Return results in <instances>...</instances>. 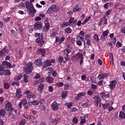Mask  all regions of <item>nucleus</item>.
Instances as JSON below:
<instances>
[{
  "label": "nucleus",
  "instance_id": "nucleus-50",
  "mask_svg": "<svg viewBox=\"0 0 125 125\" xmlns=\"http://www.w3.org/2000/svg\"><path fill=\"white\" fill-rule=\"evenodd\" d=\"M32 105H34V106H37L39 105V102H37L36 100H34L32 101Z\"/></svg>",
  "mask_w": 125,
  "mask_h": 125
},
{
  "label": "nucleus",
  "instance_id": "nucleus-59",
  "mask_svg": "<svg viewBox=\"0 0 125 125\" xmlns=\"http://www.w3.org/2000/svg\"><path fill=\"white\" fill-rule=\"evenodd\" d=\"M44 80V79L43 78L40 79L39 80H38L37 81V83H42V82H43Z\"/></svg>",
  "mask_w": 125,
  "mask_h": 125
},
{
  "label": "nucleus",
  "instance_id": "nucleus-52",
  "mask_svg": "<svg viewBox=\"0 0 125 125\" xmlns=\"http://www.w3.org/2000/svg\"><path fill=\"white\" fill-rule=\"evenodd\" d=\"M5 67L4 65L2 64V65H0V71H4Z\"/></svg>",
  "mask_w": 125,
  "mask_h": 125
},
{
  "label": "nucleus",
  "instance_id": "nucleus-3",
  "mask_svg": "<svg viewBox=\"0 0 125 125\" xmlns=\"http://www.w3.org/2000/svg\"><path fill=\"white\" fill-rule=\"evenodd\" d=\"M59 10V8L56 4H52L51 5L47 11L48 14H53V12H57Z\"/></svg>",
  "mask_w": 125,
  "mask_h": 125
},
{
  "label": "nucleus",
  "instance_id": "nucleus-41",
  "mask_svg": "<svg viewBox=\"0 0 125 125\" xmlns=\"http://www.w3.org/2000/svg\"><path fill=\"white\" fill-rule=\"evenodd\" d=\"M110 13H111V9L108 10L106 11V13L104 15V17H105V18L107 17L108 15H110Z\"/></svg>",
  "mask_w": 125,
  "mask_h": 125
},
{
  "label": "nucleus",
  "instance_id": "nucleus-16",
  "mask_svg": "<svg viewBox=\"0 0 125 125\" xmlns=\"http://www.w3.org/2000/svg\"><path fill=\"white\" fill-rule=\"evenodd\" d=\"M6 114V111L4 110V109L1 108L0 109V119H1V118H4V117H5Z\"/></svg>",
  "mask_w": 125,
  "mask_h": 125
},
{
  "label": "nucleus",
  "instance_id": "nucleus-36",
  "mask_svg": "<svg viewBox=\"0 0 125 125\" xmlns=\"http://www.w3.org/2000/svg\"><path fill=\"white\" fill-rule=\"evenodd\" d=\"M4 88L5 89H8L9 87H10V85H9V83H4L3 84Z\"/></svg>",
  "mask_w": 125,
  "mask_h": 125
},
{
  "label": "nucleus",
  "instance_id": "nucleus-38",
  "mask_svg": "<svg viewBox=\"0 0 125 125\" xmlns=\"http://www.w3.org/2000/svg\"><path fill=\"white\" fill-rule=\"evenodd\" d=\"M5 76H10L11 75V72L9 70H4Z\"/></svg>",
  "mask_w": 125,
  "mask_h": 125
},
{
  "label": "nucleus",
  "instance_id": "nucleus-4",
  "mask_svg": "<svg viewBox=\"0 0 125 125\" xmlns=\"http://www.w3.org/2000/svg\"><path fill=\"white\" fill-rule=\"evenodd\" d=\"M4 109L6 112H12V111L14 110V108L12 106L11 103L8 101L5 104Z\"/></svg>",
  "mask_w": 125,
  "mask_h": 125
},
{
  "label": "nucleus",
  "instance_id": "nucleus-46",
  "mask_svg": "<svg viewBox=\"0 0 125 125\" xmlns=\"http://www.w3.org/2000/svg\"><path fill=\"white\" fill-rule=\"evenodd\" d=\"M56 84H57V86H58V87H60L64 85V83H63V82H60L57 83Z\"/></svg>",
  "mask_w": 125,
  "mask_h": 125
},
{
  "label": "nucleus",
  "instance_id": "nucleus-45",
  "mask_svg": "<svg viewBox=\"0 0 125 125\" xmlns=\"http://www.w3.org/2000/svg\"><path fill=\"white\" fill-rule=\"evenodd\" d=\"M63 60H64V58L62 56L59 57L58 58V61L61 63H62Z\"/></svg>",
  "mask_w": 125,
  "mask_h": 125
},
{
  "label": "nucleus",
  "instance_id": "nucleus-53",
  "mask_svg": "<svg viewBox=\"0 0 125 125\" xmlns=\"http://www.w3.org/2000/svg\"><path fill=\"white\" fill-rule=\"evenodd\" d=\"M79 59L80 60V65H83V57L82 55V57L80 58Z\"/></svg>",
  "mask_w": 125,
  "mask_h": 125
},
{
  "label": "nucleus",
  "instance_id": "nucleus-22",
  "mask_svg": "<svg viewBox=\"0 0 125 125\" xmlns=\"http://www.w3.org/2000/svg\"><path fill=\"white\" fill-rule=\"evenodd\" d=\"M50 27V24H49V23L47 22L45 23V26L43 27L44 32H46V33H47V32L49 30Z\"/></svg>",
  "mask_w": 125,
  "mask_h": 125
},
{
  "label": "nucleus",
  "instance_id": "nucleus-26",
  "mask_svg": "<svg viewBox=\"0 0 125 125\" xmlns=\"http://www.w3.org/2000/svg\"><path fill=\"white\" fill-rule=\"evenodd\" d=\"M68 96V92L64 91L62 93V99H65Z\"/></svg>",
  "mask_w": 125,
  "mask_h": 125
},
{
  "label": "nucleus",
  "instance_id": "nucleus-34",
  "mask_svg": "<svg viewBox=\"0 0 125 125\" xmlns=\"http://www.w3.org/2000/svg\"><path fill=\"white\" fill-rule=\"evenodd\" d=\"M69 87H70V83H65L63 87L64 90H68Z\"/></svg>",
  "mask_w": 125,
  "mask_h": 125
},
{
  "label": "nucleus",
  "instance_id": "nucleus-20",
  "mask_svg": "<svg viewBox=\"0 0 125 125\" xmlns=\"http://www.w3.org/2000/svg\"><path fill=\"white\" fill-rule=\"evenodd\" d=\"M34 64L37 66H39V67H40V66H42V61L40 59L35 60L34 61Z\"/></svg>",
  "mask_w": 125,
  "mask_h": 125
},
{
  "label": "nucleus",
  "instance_id": "nucleus-33",
  "mask_svg": "<svg viewBox=\"0 0 125 125\" xmlns=\"http://www.w3.org/2000/svg\"><path fill=\"white\" fill-rule=\"evenodd\" d=\"M28 78H29V76H28L27 74H23V81L24 83H28L29 81L28 80Z\"/></svg>",
  "mask_w": 125,
  "mask_h": 125
},
{
  "label": "nucleus",
  "instance_id": "nucleus-56",
  "mask_svg": "<svg viewBox=\"0 0 125 125\" xmlns=\"http://www.w3.org/2000/svg\"><path fill=\"white\" fill-rule=\"evenodd\" d=\"M44 102H45L44 99H42L40 100V101L38 103H39V104H43V103H44Z\"/></svg>",
  "mask_w": 125,
  "mask_h": 125
},
{
  "label": "nucleus",
  "instance_id": "nucleus-43",
  "mask_svg": "<svg viewBox=\"0 0 125 125\" xmlns=\"http://www.w3.org/2000/svg\"><path fill=\"white\" fill-rule=\"evenodd\" d=\"M85 123H86V120H85V118H83V119H81L80 122V125H83Z\"/></svg>",
  "mask_w": 125,
  "mask_h": 125
},
{
  "label": "nucleus",
  "instance_id": "nucleus-15",
  "mask_svg": "<svg viewBox=\"0 0 125 125\" xmlns=\"http://www.w3.org/2000/svg\"><path fill=\"white\" fill-rule=\"evenodd\" d=\"M22 91H21V89L19 88L17 89L16 91V98H17L18 99H19V98H21L22 97Z\"/></svg>",
  "mask_w": 125,
  "mask_h": 125
},
{
  "label": "nucleus",
  "instance_id": "nucleus-31",
  "mask_svg": "<svg viewBox=\"0 0 125 125\" xmlns=\"http://www.w3.org/2000/svg\"><path fill=\"white\" fill-rule=\"evenodd\" d=\"M68 26H69L68 23L65 21H63V23L60 25V27L61 29H63V28H65V27H68Z\"/></svg>",
  "mask_w": 125,
  "mask_h": 125
},
{
  "label": "nucleus",
  "instance_id": "nucleus-13",
  "mask_svg": "<svg viewBox=\"0 0 125 125\" xmlns=\"http://www.w3.org/2000/svg\"><path fill=\"white\" fill-rule=\"evenodd\" d=\"M55 42H59V43H62L64 42V40H66L65 37L63 36L61 39L59 37H55Z\"/></svg>",
  "mask_w": 125,
  "mask_h": 125
},
{
  "label": "nucleus",
  "instance_id": "nucleus-37",
  "mask_svg": "<svg viewBox=\"0 0 125 125\" xmlns=\"http://www.w3.org/2000/svg\"><path fill=\"white\" fill-rule=\"evenodd\" d=\"M65 31L67 33V34H71V33H72V29H71V27H68L65 29Z\"/></svg>",
  "mask_w": 125,
  "mask_h": 125
},
{
  "label": "nucleus",
  "instance_id": "nucleus-64",
  "mask_svg": "<svg viewBox=\"0 0 125 125\" xmlns=\"http://www.w3.org/2000/svg\"><path fill=\"white\" fill-rule=\"evenodd\" d=\"M121 32L122 33V34H125V26L123 27L121 29Z\"/></svg>",
  "mask_w": 125,
  "mask_h": 125
},
{
  "label": "nucleus",
  "instance_id": "nucleus-61",
  "mask_svg": "<svg viewBox=\"0 0 125 125\" xmlns=\"http://www.w3.org/2000/svg\"><path fill=\"white\" fill-rule=\"evenodd\" d=\"M42 20V18H41V17H37L35 19V21H41Z\"/></svg>",
  "mask_w": 125,
  "mask_h": 125
},
{
  "label": "nucleus",
  "instance_id": "nucleus-29",
  "mask_svg": "<svg viewBox=\"0 0 125 125\" xmlns=\"http://www.w3.org/2000/svg\"><path fill=\"white\" fill-rule=\"evenodd\" d=\"M109 57L110 63H112V64H113L114 63V58L113 57V54L112 53H109Z\"/></svg>",
  "mask_w": 125,
  "mask_h": 125
},
{
  "label": "nucleus",
  "instance_id": "nucleus-18",
  "mask_svg": "<svg viewBox=\"0 0 125 125\" xmlns=\"http://www.w3.org/2000/svg\"><path fill=\"white\" fill-rule=\"evenodd\" d=\"M51 65V62L49 60L45 61L44 62V65L42 66L43 69H45V68H47L49 66Z\"/></svg>",
  "mask_w": 125,
  "mask_h": 125
},
{
  "label": "nucleus",
  "instance_id": "nucleus-58",
  "mask_svg": "<svg viewBox=\"0 0 125 125\" xmlns=\"http://www.w3.org/2000/svg\"><path fill=\"white\" fill-rule=\"evenodd\" d=\"M98 79H99V80H103L104 77H103V75L102 74L99 75V76H98Z\"/></svg>",
  "mask_w": 125,
  "mask_h": 125
},
{
  "label": "nucleus",
  "instance_id": "nucleus-47",
  "mask_svg": "<svg viewBox=\"0 0 125 125\" xmlns=\"http://www.w3.org/2000/svg\"><path fill=\"white\" fill-rule=\"evenodd\" d=\"M76 40H81L82 42L84 41V39L83 36H77V37L76 38Z\"/></svg>",
  "mask_w": 125,
  "mask_h": 125
},
{
  "label": "nucleus",
  "instance_id": "nucleus-32",
  "mask_svg": "<svg viewBox=\"0 0 125 125\" xmlns=\"http://www.w3.org/2000/svg\"><path fill=\"white\" fill-rule=\"evenodd\" d=\"M119 118H120V119H125V113L124 111L120 112Z\"/></svg>",
  "mask_w": 125,
  "mask_h": 125
},
{
  "label": "nucleus",
  "instance_id": "nucleus-5",
  "mask_svg": "<svg viewBox=\"0 0 125 125\" xmlns=\"http://www.w3.org/2000/svg\"><path fill=\"white\" fill-rule=\"evenodd\" d=\"M42 38H43V37L40 36V37L37 38L35 40L36 43H38L39 46H40V47H42L45 42L43 41V39H42Z\"/></svg>",
  "mask_w": 125,
  "mask_h": 125
},
{
  "label": "nucleus",
  "instance_id": "nucleus-7",
  "mask_svg": "<svg viewBox=\"0 0 125 125\" xmlns=\"http://www.w3.org/2000/svg\"><path fill=\"white\" fill-rule=\"evenodd\" d=\"M93 99H95V106L98 107L99 106V103H101V98L99 96H95L93 97Z\"/></svg>",
  "mask_w": 125,
  "mask_h": 125
},
{
  "label": "nucleus",
  "instance_id": "nucleus-62",
  "mask_svg": "<svg viewBox=\"0 0 125 125\" xmlns=\"http://www.w3.org/2000/svg\"><path fill=\"white\" fill-rule=\"evenodd\" d=\"M56 36V32H53L51 35H50V38H55V36Z\"/></svg>",
  "mask_w": 125,
  "mask_h": 125
},
{
  "label": "nucleus",
  "instance_id": "nucleus-19",
  "mask_svg": "<svg viewBox=\"0 0 125 125\" xmlns=\"http://www.w3.org/2000/svg\"><path fill=\"white\" fill-rule=\"evenodd\" d=\"M100 25H106L108 22H107V19H106V17H104L103 18H102L100 21Z\"/></svg>",
  "mask_w": 125,
  "mask_h": 125
},
{
  "label": "nucleus",
  "instance_id": "nucleus-9",
  "mask_svg": "<svg viewBox=\"0 0 125 125\" xmlns=\"http://www.w3.org/2000/svg\"><path fill=\"white\" fill-rule=\"evenodd\" d=\"M110 33L109 30L107 29L104 31L103 32V34L101 36V40H103L104 41H106V37L108 36V34Z\"/></svg>",
  "mask_w": 125,
  "mask_h": 125
},
{
  "label": "nucleus",
  "instance_id": "nucleus-23",
  "mask_svg": "<svg viewBox=\"0 0 125 125\" xmlns=\"http://www.w3.org/2000/svg\"><path fill=\"white\" fill-rule=\"evenodd\" d=\"M46 81L48 83H52L54 79H53V78L51 76H48L46 78Z\"/></svg>",
  "mask_w": 125,
  "mask_h": 125
},
{
  "label": "nucleus",
  "instance_id": "nucleus-25",
  "mask_svg": "<svg viewBox=\"0 0 125 125\" xmlns=\"http://www.w3.org/2000/svg\"><path fill=\"white\" fill-rule=\"evenodd\" d=\"M2 64L4 66H6L8 68H9V69H10L11 68V63H10V62H7V61H3V62H2Z\"/></svg>",
  "mask_w": 125,
  "mask_h": 125
},
{
  "label": "nucleus",
  "instance_id": "nucleus-42",
  "mask_svg": "<svg viewBox=\"0 0 125 125\" xmlns=\"http://www.w3.org/2000/svg\"><path fill=\"white\" fill-rule=\"evenodd\" d=\"M35 37L40 38V37H43V34L42 33H35Z\"/></svg>",
  "mask_w": 125,
  "mask_h": 125
},
{
  "label": "nucleus",
  "instance_id": "nucleus-30",
  "mask_svg": "<svg viewBox=\"0 0 125 125\" xmlns=\"http://www.w3.org/2000/svg\"><path fill=\"white\" fill-rule=\"evenodd\" d=\"M26 97H27V98H32V99H35L36 98V97H37V96H36V95L34 94H28L27 95Z\"/></svg>",
  "mask_w": 125,
  "mask_h": 125
},
{
  "label": "nucleus",
  "instance_id": "nucleus-57",
  "mask_svg": "<svg viewBox=\"0 0 125 125\" xmlns=\"http://www.w3.org/2000/svg\"><path fill=\"white\" fill-rule=\"evenodd\" d=\"M104 8H105V9H108V7H109V3H106L104 6Z\"/></svg>",
  "mask_w": 125,
  "mask_h": 125
},
{
  "label": "nucleus",
  "instance_id": "nucleus-49",
  "mask_svg": "<svg viewBox=\"0 0 125 125\" xmlns=\"http://www.w3.org/2000/svg\"><path fill=\"white\" fill-rule=\"evenodd\" d=\"M25 124H26V120L25 119H22L20 122V125H25Z\"/></svg>",
  "mask_w": 125,
  "mask_h": 125
},
{
  "label": "nucleus",
  "instance_id": "nucleus-17",
  "mask_svg": "<svg viewBox=\"0 0 125 125\" xmlns=\"http://www.w3.org/2000/svg\"><path fill=\"white\" fill-rule=\"evenodd\" d=\"M37 51L39 54L42 55V56H45L46 51L44 49L39 48L38 49Z\"/></svg>",
  "mask_w": 125,
  "mask_h": 125
},
{
  "label": "nucleus",
  "instance_id": "nucleus-40",
  "mask_svg": "<svg viewBox=\"0 0 125 125\" xmlns=\"http://www.w3.org/2000/svg\"><path fill=\"white\" fill-rule=\"evenodd\" d=\"M78 122L79 120L78 119V118H77V117H73L72 120V123H73L74 124H78Z\"/></svg>",
  "mask_w": 125,
  "mask_h": 125
},
{
  "label": "nucleus",
  "instance_id": "nucleus-35",
  "mask_svg": "<svg viewBox=\"0 0 125 125\" xmlns=\"http://www.w3.org/2000/svg\"><path fill=\"white\" fill-rule=\"evenodd\" d=\"M65 106H67V108L68 109H70V108H72V106H73V103L70 102V103H66L65 104Z\"/></svg>",
  "mask_w": 125,
  "mask_h": 125
},
{
  "label": "nucleus",
  "instance_id": "nucleus-54",
  "mask_svg": "<svg viewBox=\"0 0 125 125\" xmlns=\"http://www.w3.org/2000/svg\"><path fill=\"white\" fill-rule=\"evenodd\" d=\"M120 4H118L115 5V8H117V9H119V10H122V7H121Z\"/></svg>",
  "mask_w": 125,
  "mask_h": 125
},
{
  "label": "nucleus",
  "instance_id": "nucleus-12",
  "mask_svg": "<svg viewBox=\"0 0 125 125\" xmlns=\"http://www.w3.org/2000/svg\"><path fill=\"white\" fill-rule=\"evenodd\" d=\"M84 40L86 41L87 45H90L91 44V39H90V35H85L84 36Z\"/></svg>",
  "mask_w": 125,
  "mask_h": 125
},
{
  "label": "nucleus",
  "instance_id": "nucleus-2",
  "mask_svg": "<svg viewBox=\"0 0 125 125\" xmlns=\"http://www.w3.org/2000/svg\"><path fill=\"white\" fill-rule=\"evenodd\" d=\"M25 6L30 13H36V9L34 8V5H33V3L28 1L25 3Z\"/></svg>",
  "mask_w": 125,
  "mask_h": 125
},
{
  "label": "nucleus",
  "instance_id": "nucleus-63",
  "mask_svg": "<svg viewBox=\"0 0 125 125\" xmlns=\"http://www.w3.org/2000/svg\"><path fill=\"white\" fill-rule=\"evenodd\" d=\"M76 43L77 44H78V45H79V46H82V41H77L76 42Z\"/></svg>",
  "mask_w": 125,
  "mask_h": 125
},
{
  "label": "nucleus",
  "instance_id": "nucleus-44",
  "mask_svg": "<svg viewBox=\"0 0 125 125\" xmlns=\"http://www.w3.org/2000/svg\"><path fill=\"white\" fill-rule=\"evenodd\" d=\"M21 102L22 103L23 106H25V105H27L28 104V102H27V100L25 99H23Z\"/></svg>",
  "mask_w": 125,
  "mask_h": 125
},
{
  "label": "nucleus",
  "instance_id": "nucleus-24",
  "mask_svg": "<svg viewBox=\"0 0 125 125\" xmlns=\"http://www.w3.org/2000/svg\"><path fill=\"white\" fill-rule=\"evenodd\" d=\"M44 88V85L41 83V84L38 86V90L39 91V92H42V90H43Z\"/></svg>",
  "mask_w": 125,
  "mask_h": 125
},
{
  "label": "nucleus",
  "instance_id": "nucleus-21",
  "mask_svg": "<svg viewBox=\"0 0 125 125\" xmlns=\"http://www.w3.org/2000/svg\"><path fill=\"white\" fill-rule=\"evenodd\" d=\"M85 92H80L77 94V97L76 98V100H80L82 98V96H85Z\"/></svg>",
  "mask_w": 125,
  "mask_h": 125
},
{
  "label": "nucleus",
  "instance_id": "nucleus-14",
  "mask_svg": "<svg viewBox=\"0 0 125 125\" xmlns=\"http://www.w3.org/2000/svg\"><path fill=\"white\" fill-rule=\"evenodd\" d=\"M81 57H83V53L79 52L75 55H74L72 57L73 60H78L80 59Z\"/></svg>",
  "mask_w": 125,
  "mask_h": 125
},
{
  "label": "nucleus",
  "instance_id": "nucleus-28",
  "mask_svg": "<svg viewBox=\"0 0 125 125\" xmlns=\"http://www.w3.org/2000/svg\"><path fill=\"white\" fill-rule=\"evenodd\" d=\"M80 10H82V8L79 7V6H76L73 9V12H78L80 11Z\"/></svg>",
  "mask_w": 125,
  "mask_h": 125
},
{
  "label": "nucleus",
  "instance_id": "nucleus-39",
  "mask_svg": "<svg viewBox=\"0 0 125 125\" xmlns=\"http://www.w3.org/2000/svg\"><path fill=\"white\" fill-rule=\"evenodd\" d=\"M94 39H95V42H99V37H98V35L95 34L94 35Z\"/></svg>",
  "mask_w": 125,
  "mask_h": 125
},
{
  "label": "nucleus",
  "instance_id": "nucleus-6",
  "mask_svg": "<svg viewBox=\"0 0 125 125\" xmlns=\"http://www.w3.org/2000/svg\"><path fill=\"white\" fill-rule=\"evenodd\" d=\"M42 22L41 21H37L34 25L33 29L34 31H38V30H41L42 29Z\"/></svg>",
  "mask_w": 125,
  "mask_h": 125
},
{
  "label": "nucleus",
  "instance_id": "nucleus-27",
  "mask_svg": "<svg viewBox=\"0 0 125 125\" xmlns=\"http://www.w3.org/2000/svg\"><path fill=\"white\" fill-rule=\"evenodd\" d=\"M22 77H23V75L20 74L18 76H17L15 77L14 81H20V80L22 79Z\"/></svg>",
  "mask_w": 125,
  "mask_h": 125
},
{
  "label": "nucleus",
  "instance_id": "nucleus-60",
  "mask_svg": "<svg viewBox=\"0 0 125 125\" xmlns=\"http://www.w3.org/2000/svg\"><path fill=\"white\" fill-rule=\"evenodd\" d=\"M116 45L118 46V47H121L122 43L118 41L116 43Z\"/></svg>",
  "mask_w": 125,
  "mask_h": 125
},
{
  "label": "nucleus",
  "instance_id": "nucleus-51",
  "mask_svg": "<svg viewBox=\"0 0 125 125\" xmlns=\"http://www.w3.org/2000/svg\"><path fill=\"white\" fill-rule=\"evenodd\" d=\"M51 73L53 77H56L57 76V73L55 70H52Z\"/></svg>",
  "mask_w": 125,
  "mask_h": 125
},
{
  "label": "nucleus",
  "instance_id": "nucleus-8",
  "mask_svg": "<svg viewBox=\"0 0 125 125\" xmlns=\"http://www.w3.org/2000/svg\"><path fill=\"white\" fill-rule=\"evenodd\" d=\"M116 85H117V81L116 80L111 81L110 82V84L109 85L110 89H111V90H113V89H114V88L116 87Z\"/></svg>",
  "mask_w": 125,
  "mask_h": 125
},
{
  "label": "nucleus",
  "instance_id": "nucleus-11",
  "mask_svg": "<svg viewBox=\"0 0 125 125\" xmlns=\"http://www.w3.org/2000/svg\"><path fill=\"white\" fill-rule=\"evenodd\" d=\"M59 104L57 103L56 102H54L51 105V108L53 111H57L59 109Z\"/></svg>",
  "mask_w": 125,
  "mask_h": 125
},
{
  "label": "nucleus",
  "instance_id": "nucleus-55",
  "mask_svg": "<svg viewBox=\"0 0 125 125\" xmlns=\"http://www.w3.org/2000/svg\"><path fill=\"white\" fill-rule=\"evenodd\" d=\"M40 78H41V75H40V74L39 73H37L34 77V79H36V80H38V79H40Z\"/></svg>",
  "mask_w": 125,
  "mask_h": 125
},
{
  "label": "nucleus",
  "instance_id": "nucleus-48",
  "mask_svg": "<svg viewBox=\"0 0 125 125\" xmlns=\"http://www.w3.org/2000/svg\"><path fill=\"white\" fill-rule=\"evenodd\" d=\"M19 83H20L19 82H12V85L14 86L16 85V86H19L20 85Z\"/></svg>",
  "mask_w": 125,
  "mask_h": 125
},
{
  "label": "nucleus",
  "instance_id": "nucleus-1",
  "mask_svg": "<svg viewBox=\"0 0 125 125\" xmlns=\"http://www.w3.org/2000/svg\"><path fill=\"white\" fill-rule=\"evenodd\" d=\"M34 70V66L32 62H29L27 63V66L24 68L23 71L24 73H26L27 75L31 74Z\"/></svg>",
  "mask_w": 125,
  "mask_h": 125
},
{
  "label": "nucleus",
  "instance_id": "nucleus-10",
  "mask_svg": "<svg viewBox=\"0 0 125 125\" xmlns=\"http://www.w3.org/2000/svg\"><path fill=\"white\" fill-rule=\"evenodd\" d=\"M75 18L71 17L69 20V24H71L72 27H76L77 26V20H74Z\"/></svg>",
  "mask_w": 125,
  "mask_h": 125
}]
</instances>
